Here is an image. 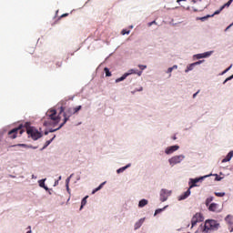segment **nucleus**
<instances>
[{
  "instance_id": "nucleus-1",
  "label": "nucleus",
  "mask_w": 233,
  "mask_h": 233,
  "mask_svg": "<svg viewBox=\"0 0 233 233\" xmlns=\"http://www.w3.org/2000/svg\"><path fill=\"white\" fill-rule=\"evenodd\" d=\"M203 232L208 233L210 230H218L219 228V223L214 219L206 220L205 225H201Z\"/></svg>"
},
{
  "instance_id": "nucleus-2",
  "label": "nucleus",
  "mask_w": 233,
  "mask_h": 233,
  "mask_svg": "<svg viewBox=\"0 0 233 233\" xmlns=\"http://www.w3.org/2000/svg\"><path fill=\"white\" fill-rule=\"evenodd\" d=\"M26 132L34 141H37V139H41V137H43V134L34 127H27Z\"/></svg>"
},
{
  "instance_id": "nucleus-3",
  "label": "nucleus",
  "mask_w": 233,
  "mask_h": 233,
  "mask_svg": "<svg viewBox=\"0 0 233 233\" xmlns=\"http://www.w3.org/2000/svg\"><path fill=\"white\" fill-rule=\"evenodd\" d=\"M204 220L205 218H203V214L196 213L191 219V227L194 228L196 225H198V223H201Z\"/></svg>"
},
{
  "instance_id": "nucleus-4",
  "label": "nucleus",
  "mask_w": 233,
  "mask_h": 233,
  "mask_svg": "<svg viewBox=\"0 0 233 233\" xmlns=\"http://www.w3.org/2000/svg\"><path fill=\"white\" fill-rule=\"evenodd\" d=\"M183 159H185V155H178L169 158L168 162H169V165H171V167H174V165H177L178 163H181Z\"/></svg>"
},
{
  "instance_id": "nucleus-5",
  "label": "nucleus",
  "mask_w": 233,
  "mask_h": 233,
  "mask_svg": "<svg viewBox=\"0 0 233 233\" xmlns=\"http://www.w3.org/2000/svg\"><path fill=\"white\" fill-rule=\"evenodd\" d=\"M210 176H212V174L206 175V176L200 177L198 178H191L190 179L191 185L189 186V188H194V187H198V183H199V181H203V179H205L207 177H210Z\"/></svg>"
},
{
  "instance_id": "nucleus-6",
  "label": "nucleus",
  "mask_w": 233,
  "mask_h": 233,
  "mask_svg": "<svg viewBox=\"0 0 233 233\" xmlns=\"http://www.w3.org/2000/svg\"><path fill=\"white\" fill-rule=\"evenodd\" d=\"M170 194H172V191H168V189H161L160 190V201H162V203H164V201H167V199H168V197L170 196Z\"/></svg>"
},
{
  "instance_id": "nucleus-7",
  "label": "nucleus",
  "mask_w": 233,
  "mask_h": 233,
  "mask_svg": "<svg viewBox=\"0 0 233 233\" xmlns=\"http://www.w3.org/2000/svg\"><path fill=\"white\" fill-rule=\"evenodd\" d=\"M225 221L228 223V225L229 227V232H233V216L228 215L225 218Z\"/></svg>"
},
{
  "instance_id": "nucleus-8",
  "label": "nucleus",
  "mask_w": 233,
  "mask_h": 233,
  "mask_svg": "<svg viewBox=\"0 0 233 233\" xmlns=\"http://www.w3.org/2000/svg\"><path fill=\"white\" fill-rule=\"evenodd\" d=\"M177 150H179V146H171L166 148L165 153L167 155L174 154Z\"/></svg>"
},
{
  "instance_id": "nucleus-9",
  "label": "nucleus",
  "mask_w": 233,
  "mask_h": 233,
  "mask_svg": "<svg viewBox=\"0 0 233 233\" xmlns=\"http://www.w3.org/2000/svg\"><path fill=\"white\" fill-rule=\"evenodd\" d=\"M191 189L192 188L188 187V189L186 192H184L182 195H180L178 197V201H183L184 199H187V198H188V196H190V194H191V191H190Z\"/></svg>"
},
{
  "instance_id": "nucleus-10",
  "label": "nucleus",
  "mask_w": 233,
  "mask_h": 233,
  "mask_svg": "<svg viewBox=\"0 0 233 233\" xmlns=\"http://www.w3.org/2000/svg\"><path fill=\"white\" fill-rule=\"evenodd\" d=\"M21 128H23V126L21 125V126H19L17 128H14V129H12L11 131H9V136H12V134H14L13 135V137H12V138L13 139H15V137H17V130H21Z\"/></svg>"
},
{
  "instance_id": "nucleus-11",
  "label": "nucleus",
  "mask_w": 233,
  "mask_h": 233,
  "mask_svg": "<svg viewBox=\"0 0 233 233\" xmlns=\"http://www.w3.org/2000/svg\"><path fill=\"white\" fill-rule=\"evenodd\" d=\"M143 223H145V218H140L137 222L135 224V230H137L138 228H141L143 226Z\"/></svg>"
},
{
  "instance_id": "nucleus-12",
  "label": "nucleus",
  "mask_w": 233,
  "mask_h": 233,
  "mask_svg": "<svg viewBox=\"0 0 233 233\" xmlns=\"http://www.w3.org/2000/svg\"><path fill=\"white\" fill-rule=\"evenodd\" d=\"M74 107H68L66 112H64V115L72 117V116H74Z\"/></svg>"
},
{
  "instance_id": "nucleus-13",
  "label": "nucleus",
  "mask_w": 233,
  "mask_h": 233,
  "mask_svg": "<svg viewBox=\"0 0 233 233\" xmlns=\"http://www.w3.org/2000/svg\"><path fill=\"white\" fill-rule=\"evenodd\" d=\"M128 76H130V73H125L121 77L116 78L115 80V83H121V81H125V79H127V77H128Z\"/></svg>"
},
{
  "instance_id": "nucleus-14",
  "label": "nucleus",
  "mask_w": 233,
  "mask_h": 233,
  "mask_svg": "<svg viewBox=\"0 0 233 233\" xmlns=\"http://www.w3.org/2000/svg\"><path fill=\"white\" fill-rule=\"evenodd\" d=\"M208 210L210 212H218V204L216 203H211L208 207Z\"/></svg>"
},
{
  "instance_id": "nucleus-15",
  "label": "nucleus",
  "mask_w": 233,
  "mask_h": 233,
  "mask_svg": "<svg viewBox=\"0 0 233 233\" xmlns=\"http://www.w3.org/2000/svg\"><path fill=\"white\" fill-rule=\"evenodd\" d=\"M233 157V151H230L226 157L222 160V163H227L228 161H230Z\"/></svg>"
},
{
  "instance_id": "nucleus-16",
  "label": "nucleus",
  "mask_w": 233,
  "mask_h": 233,
  "mask_svg": "<svg viewBox=\"0 0 233 233\" xmlns=\"http://www.w3.org/2000/svg\"><path fill=\"white\" fill-rule=\"evenodd\" d=\"M147 205H148V200H147V199H145V198L141 199V200L139 201V203H138V207H139L140 208H143V207H147Z\"/></svg>"
},
{
  "instance_id": "nucleus-17",
  "label": "nucleus",
  "mask_w": 233,
  "mask_h": 233,
  "mask_svg": "<svg viewBox=\"0 0 233 233\" xmlns=\"http://www.w3.org/2000/svg\"><path fill=\"white\" fill-rule=\"evenodd\" d=\"M106 184V181L101 183L96 188H95L92 191V194H96V192H99V190H101L103 188V186H105Z\"/></svg>"
},
{
  "instance_id": "nucleus-18",
  "label": "nucleus",
  "mask_w": 233,
  "mask_h": 233,
  "mask_svg": "<svg viewBox=\"0 0 233 233\" xmlns=\"http://www.w3.org/2000/svg\"><path fill=\"white\" fill-rule=\"evenodd\" d=\"M51 112H52V114L49 116L50 119L52 121H57V117L55 116L57 114V111H56V109H54Z\"/></svg>"
},
{
  "instance_id": "nucleus-19",
  "label": "nucleus",
  "mask_w": 233,
  "mask_h": 233,
  "mask_svg": "<svg viewBox=\"0 0 233 233\" xmlns=\"http://www.w3.org/2000/svg\"><path fill=\"white\" fill-rule=\"evenodd\" d=\"M54 139H56V135H54V137L50 139V140H47L45 144V146L41 148V150H45V148H46V147H48L52 141H54Z\"/></svg>"
},
{
  "instance_id": "nucleus-20",
  "label": "nucleus",
  "mask_w": 233,
  "mask_h": 233,
  "mask_svg": "<svg viewBox=\"0 0 233 233\" xmlns=\"http://www.w3.org/2000/svg\"><path fill=\"white\" fill-rule=\"evenodd\" d=\"M233 0H228L226 4H224L221 7L220 10H225V8H228L230 5H232Z\"/></svg>"
},
{
  "instance_id": "nucleus-21",
  "label": "nucleus",
  "mask_w": 233,
  "mask_h": 233,
  "mask_svg": "<svg viewBox=\"0 0 233 233\" xmlns=\"http://www.w3.org/2000/svg\"><path fill=\"white\" fill-rule=\"evenodd\" d=\"M127 168H130V164H127L126 167H120L116 170L118 174L123 173L124 170H127Z\"/></svg>"
},
{
  "instance_id": "nucleus-22",
  "label": "nucleus",
  "mask_w": 233,
  "mask_h": 233,
  "mask_svg": "<svg viewBox=\"0 0 233 233\" xmlns=\"http://www.w3.org/2000/svg\"><path fill=\"white\" fill-rule=\"evenodd\" d=\"M167 208H168V206H165L163 208L156 209L154 216H157V214H161V212H163V210Z\"/></svg>"
},
{
  "instance_id": "nucleus-23",
  "label": "nucleus",
  "mask_w": 233,
  "mask_h": 233,
  "mask_svg": "<svg viewBox=\"0 0 233 233\" xmlns=\"http://www.w3.org/2000/svg\"><path fill=\"white\" fill-rule=\"evenodd\" d=\"M86 199H88V196H86V197L82 199L80 210H83V207H85V205H86Z\"/></svg>"
},
{
  "instance_id": "nucleus-24",
  "label": "nucleus",
  "mask_w": 233,
  "mask_h": 233,
  "mask_svg": "<svg viewBox=\"0 0 233 233\" xmlns=\"http://www.w3.org/2000/svg\"><path fill=\"white\" fill-rule=\"evenodd\" d=\"M194 66H194V63L188 65L187 66V69L185 70L186 74H187V72H190V71L194 70Z\"/></svg>"
},
{
  "instance_id": "nucleus-25",
  "label": "nucleus",
  "mask_w": 233,
  "mask_h": 233,
  "mask_svg": "<svg viewBox=\"0 0 233 233\" xmlns=\"http://www.w3.org/2000/svg\"><path fill=\"white\" fill-rule=\"evenodd\" d=\"M212 54H214V51H208V52L202 53L204 58L210 57Z\"/></svg>"
},
{
  "instance_id": "nucleus-26",
  "label": "nucleus",
  "mask_w": 233,
  "mask_h": 233,
  "mask_svg": "<svg viewBox=\"0 0 233 233\" xmlns=\"http://www.w3.org/2000/svg\"><path fill=\"white\" fill-rule=\"evenodd\" d=\"M104 72L106 77H110L112 76V73L110 72V69H108V67H105Z\"/></svg>"
},
{
  "instance_id": "nucleus-27",
  "label": "nucleus",
  "mask_w": 233,
  "mask_h": 233,
  "mask_svg": "<svg viewBox=\"0 0 233 233\" xmlns=\"http://www.w3.org/2000/svg\"><path fill=\"white\" fill-rule=\"evenodd\" d=\"M208 17H214V15H206V16L198 17V19L199 21L204 22L206 19H208Z\"/></svg>"
},
{
  "instance_id": "nucleus-28",
  "label": "nucleus",
  "mask_w": 233,
  "mask_h": 233,
  "mask_svg": "<svg viewBox=\"0 0 233 233\" xmlns=\"http://www.w3.org/2000/svg\"><path fill=\"white\" fill-rule=\"evenodd\" d=\"M212 201H214V197H209L206 199V206L208 207V205H210V203H212Z\"/></svg>"
},
{
  "instance_id": "nucleus-29",
  "label": "nucleus",
  "mask_w": 233,
  "mask_h": 233,
  "mask_svg": "<svg viewBox=\"0 0 233 233\" xmlns=\"http://www.w3.org/2000/svg\"><path fill=\"white\" fill-rule=\"evenodd\" d=\"M46 181V178L41 179L38 181V185L41 188H43L46 185L45 182Z\"/></svg>"
},
{
  "instance_id": "nucleus-30",
  "label": "nucleus",
  "mask_w": 233,
  "mask_h": 233,
  "mask_svg": "<svg viewBox=\"0 0 233 233\" xmlns=\"http://www.w3.org/2000/svg\"><path fill=\"white\" fill-rule=\"evenodd\" d=\"M72 176H74V174H71V175L66 179V187H68V185H70V179H72Z\"/></svg>"
},
{
  "instance_id": "nucleus-31",
  "label": "nucleus",
  "mask_w": 233,
  "mask_h": 233,
  "mask_svg": "<svg viewBox=\"0 0 233 233\" xmlns=\"http://www.w3.org/2000/svg\"><path fill=\"white\" fill-rule=\"evenodd\" d=\"M81 108H82L81 106H77L76 107H73L74 114H77V112H79V110H81Z\"/></svg>"
},
{
  "instance_id": "nucleus-32",
  "label": "nucleus",
  "mask_w": 233,
  "mask_h": 233,
  "mask_svg": "<svg viewBox=\"0 0 233 233\" xmlns=\"http://www.w3.org/2000/svg\"><path fill=\"white\" fill-rule=\"evenodd\" d=\"M215 196L218 198H223L225 196V192H215Z\"/></svg>"
},
{
  "instance_id": "nucleus-33",
  "label": "nucleus",
  "mask_w": 233,
  "mask_h": 233,
  "mask_svg": "<svg viewBox=\"0 0 233 233\" xmlns=\"http://www.w3.org/2000/svg\"><path fill=\"white\" fill-rule=\"evenodd\" d=\"M195 57H196L197 59H205L204 56H203V53H202V54H197V55H195Z\"/></svg>"
},
{
  "instance_id": "nucleus-34",
  "label": "nucleus",
  "mask_w": 233,
  "mask_h": 233,
  "mask_svg": "<svg viewBox=\"0 0 233 233\" xmlns=\"http://www.w3.org/2000/svg\"><path fill=\"white\" fill-rule=\"evenodd\" d=\"M121 34H122V35H127L130 34V30H127V29H123V30L121 31Z\"/></svg>"
},
{
  "instance_id": "nucleus-35",
  "label": "nucleus",
  "mask_w": 233,
  "mask_h": 233,
  "mask_svg": "<svg viewBox=\"0 0 233 233\" xmlns=\"http://www.w3.org/2000/svg\"><path fill=\"white\" fill-rule=\"evenodd\" d=\"M64 116V123L66 124V122L68 121V119H70V116H68L67 115H65V113L63 114Z\"/></svg>"
},
{
  "instance_id": "nucleus-36",
  "label": "nucleus",
  "mask_w": 233,
  "mask_h": 233,
  "mask_svg": "<svg viewBox=\"0 0 233 233\" xmlns=\"http://www.w3.org/2000/svg\"><path fill=\"white\" fill-rule=\"evenodd\" d=\"M222 11H223V10H221V8H219V9L217 10V11H215L214 14L212 15L213 17H214V15H218V14H221Z\"/></svg>"
},
{
  "instance_id": "nucleus-37",
  "label": "nucleus",
  "mask_w": 233,
  "mask_h": 233,
  "mask_svg": "<svg viewBox=\"0 0 233 233\" xmlns=\"http://www.w3.org/2000/svg\"><path fill=\"white\" fill-rule=\"evenodd\" d=\"M52 125L51 121H46L44 122V127H50Z\"/></svg>"
},
{
  "instance_id": "nucleus-38",
  "label": "nucleus",
  "mask_w": 233,
  "mask_h": 233,
  "mask_svg": "<svg viewBox=\"0 0 233 233\" xmlns=\"http://www.w3.org/2000/svg\"><path fill=\"white\" fill-rule=\"evenodd\" d=\"M214 176H216L215 181H221V179H223V177L218 176V174H215Z\"/></svg>"
},
{
  "instance_id": "nucleus-39",
  "label": "nucleus",
  "mask_w": 233,
  "mask_h": 233,
  "mask_svg": "<svg viewBox=\"0 0 233 233\" xmlns=\"http://www.w3.org/2000/svg\"><path fill=\"white\" fill-rule=\"evenodd\" d=\"M231 79H233V75L230 76L229 77L226 78V81L223 82V85H225V83L231 81Z\"/></svg>"
},
{
  "instance_id": "nucleus-40",
  "label": "nucleus",
  "mask_w": 233,
  "mask_h": 233,
  "mask_svg": "<svg viewBox=\"0 0 233 233\" xmlns=\"http://www.w3.org/2000/svg\"><path fill=\"white\" fill-rule=\"evenodd\" d=\"M205 60H199V61H198V62H195V63H193V65L195 66H198V65H201V63H203Z\"/></svg>"
},
{
  "instance_id": "nucleus-41",
  "label": "nucleus",
  "mask_w": 233,
  "mask_h": 233,
  "mask_svg": "<svg viewBox=\"0 0 233 233\" xmlns=\"http://www.w3.org/2000/svg\"><path fill=\"white\" fill-rule=\"evenodd\" d=\"M17 147H22L23 148H28V145L26 144H18Z\"/></svg>"
},
{
  "instance_id": "nucleus-42",
  "label": "nucleus",
  "mask_w": 233,
  "mask_h": 233,
  "mask_svg": "<svg viewBox=\"0 0 233 233\" xmlns=\"http://www.w3.org/2000/svg\"><path fill=\"white\" fill-rule=\"evenodd\" d=\"M152 25H157V23L156 22V20L152 21V22H149L147 24V26H152Z\"/></svg>"
},
{
  "instance_id": "nucleus-43",
  "label": "nucleus",
  "mask_w": 233,
  "mask_h": 233,
  "mask_svg": "<svg viewBox=\"0 0 233 233\" xmlns=\"http://www.w3.org/2000/svg\"><path fill=\"white\" fill-rule=\"evenodd\" d=\"M230 68H232V65H230V66H228L226 70H224L222 74H227V72H228Z\"/></svg>"
},
{
  "instance_id": "nucleus-44",
  "label": "nucleus",
  "mask_w": 233,
  "mask_h": 233,
  "mask_svg": "<svg viewBox=\"0 0 233 233\" xmlns=\"http://www.w3.org/2000/svg\"><path fill=\"white\" fill-rule=\"evenodd\" d=\"M65 125H66L65 122L60 124V126L57 127V130H60V128H63V127H65Z\"/></svg>"
},
{
  "instance_id": "nucleus-45",
  "label": "nucleus",
  "mask_w": 233,
  "mask_h": 233,
  "mask_svg": "<svg viewBox=\"0 0 233 233\" xmlns=\"http://www.w3.org/2000/svg\"><path fill=\"white\" fill-rule=\"evenodd\" d=\"M127 74H130V76H131V74H136V70L130 69V70L127 72Z\"/></svg>"
},
{
  "instance_id": "nucleus-46",
  "label": "nucleus",
  "mask_w": 233,
  "mask_h": 233,
  "mask_svg": "<svg viewBox=\"0 0 233 233\" xmlns=\"http://www.w3.org/2000/svg\"><path fill=\"white\" fill-rule=\"evenodd\" d=\"M138 67L141 68L142 70H145V68H147V66L138 65Z\"/></svg>"
},
{
  "instance_id": "nucleus-47",
  "label": "nucleus",
  "mask_w": 233,
  "mask_h": 233,
  "mask_svg": "<svg viewBox=\"0 0 233 233\" xmlns=\"http://www.w3.org/2000/svg\"><path fill=\"white\" fill-rule=\"evenodd\" d=\"M65 114V106H61L60 107V114Z\"/></svg>"
},
{
  "instance_id": "nucleus-48",
  "label": "nucleus",
  "mask_w": 233,
  "mask_h": 233,
  "mask_svg": "<svg viewBox=\"0 0 233 233\" xmlns=\"http://www.w3.org/2000/svg\"><path fill=\"white\" fill-rule=\"evenodd\" d=\"M172 71H173L172 67H169L167 68V74H172Z\"/></svg>"
},
{
  "instance_id": "nucleus-49",
  "label": "nucleus",
  "mask_w": 233,
  "mask_h": 233,
  "mask_svg": "<svg viewBox=\"0 0 233 233\" xmlns=\"http://www.w3.org/2000/svg\"><path fill=\"white\" fill-rule=\"evenodd\" d=\"M57 130H59V129H57V128H56V129L51 128V129H49V133L57 132Z\"/></svg>"
},
{
  "instance_id": "nucleus-50",
  "label": "nucleus",
  "mask_w": 233,
  "mask_h": 233,
  "mask_svg": "<svg viewBox=\"0 0 233 233\" xmlns=\"http://www.w3.org/2000/svg\"><path fill=\"white\" fill-rule=\"evenodd\" d=\"M66 191L70 194V187L67 185L66 186Z\"/></svg>"
},
{
  "instance_id": "nucleus-51",
  "label": "nucleus",
  "mask_w": 233,
  "mask_h": 233,
  "mask_svg": "<svg viewBox=\"0 0 233 233\" xmlns=\"http://www.w3.org/2000/svg\"><path fill=\"white\" fill-rule=\"evenodd\" d=\"M171 68H172V70H177V66L175 65V66H173Z\"/></svg>"
},
{
  "instance_id": "nucleus-52",
  "label": "nucleus",
  "mask_w": 233,
  "mask_h": 233,
  "mask_svg": "<svg viewBox=\"0 0 233 233\" xmlns=\"http://www.w3.org/2000/svg\"><path fill=\"white\" fill-rule=\"evenodd\" d=\"M27 148H33L34 150H35V148H37V147L27 146Z\"/></svg>"
},
{
  "instance_id": "nucleus-53",
  "label": "nucleus",
  "mask_w": 233,
  "mask_h": 233,
  "mask_svg": "<svg viewBox=\"0 0 233 233\" xmlns=\"http://www.w3.org/2000/svg\"><path fill=\"white\" fill-rule=\"evenodd\" d=\"M57 185H59V180H56L54 184V187H57Z\"/></svg>"
},
{
  "instance_id": "nucleus-54",
  "label": "nucleus",
  "mask_w": 233,
  "mask_h": 233,
  "mask_svg": "<svg viewBox=\"0 0 233 233\" xmlns=\"http://www.w3.org/2000/svg\"><path fill=\"white\" fill-rule=\"evenodd\" d=\"M231 26H233V23L230 24V25L226 28V31L228 30V29H230Z\"/></svg>"
},
{
  "instance_id": "nucleus-55",
  "label": "nucleus",
  "mask_w": 233,
  "mask_h": 233,
  "mask_svg": "<svg viewBox=\"0 0 233 233\" xmlns=\"http://www.w3.org/2000/svg\"><path fill=\"white\" fill-rule=\"evenodd\" d=\"M136 74L137 75V76H141V74H143V72L142 71H139V72H136Z\"/></svg>"
},
{
  "instance_id": "nucleus-56",
  "label": "nucleus",
  "mask_w": 233,
  "mask_h": 233,
  "mask_svg": "<svg viewBox=\"0 0 233 233\" xmlns=\"http://www.w3.org/2000/svg\"><path fill=\"white\" fill-rule=\"evenodd\" d=\"M198 94H199V91H198L197 93H195V94L193 95V98H196V96H198Z\"/></svg>"
},
{
  "instance_id": "nucleus-57",
  "label": "nucleus",
  "mask_w": 233,
  "mask_h": 233,
  "mask_svg": "<svg viewBox=\"0 0 233 233\" xmlns=\"http://www.w3.org/2000/svg\"><path fill=\"white\" fill-rule=\"evenodd\" d=\"M48 134H50V131H45V136H48Z\"/></svg>"
},
{
  "instance_id": "nucleus-58",
  "label": "nucleus",
  "mask_w": 233,
  "mask_h": 233,
  "mask_svg": "<svg viewBox=\"0 0 233 233\" xmlns=\"http://www.w3.org/2000/svg\"><path fill=\"white\" fill-rule=\"evenodd\" d=\"M191 3H193L194 5H196L198 3V0H191Z\"/></svg>"
},
{
  "instance_id": "nucleus-59",
  "label": "nucleus",
  "mask_w": 233,
  "mask_h": 233,
  "mask_svg": "<svg viewBox=\"0 0 233 233\" xmlns=\"http://www.w3.org/2000/svg\"><path fill=\"white\" fill-rule=\"evenodd\" d=\"M32 179H37V177H35V175H32Z\"/></svg>"
},
{
  "instance_id": "nucleus-60",
  "label": "nucleus",
  "mask_w": 233,
  "mask_h": 233,
  "mask_svg": "<svg viewBox=\"0 0 233 233\" xmlns=\"http://www.w3.org/2000/svg\"><path fill=\"white\" fill-rule=\"evenodd\" d=\"M43 188H45L46 191H48L49 189H48V187H46V186H44V187Z\"/></svg>"
},
{
  "instance_id": "nucleus-61",
  "label": "nucleus",
  "mask_w": 233,
  "mask_h": 233,
  "mask_svg": "<svg viewBox=\"0 0 233 233\" xmlns=\"http://www.w3.org/2000/svg\"><path fill=\"white\" fill-rule=\"evenodd\" d=\"M142 90H143V87H140V88L137 90V92H142Z\"/></svg>"
},
{
  "instance_id": "nucleus-62",
  "label": "nucleus",
  "mask_w": 233,
  "mask_h": 233,
  "mask_svg": "<svg viewBox=\"0 0 233 233\" xmlns=\"http://www.w3.org/2000/svg\"><path fill=\"white\" fill-rule=\"evenodd\" d=\"M66 15H68V14H64L62 15V17H66Z\"/></svg>"
},
{
  "instance_id": "nucleus-63",
  "label": "nucleus",
  "mask_w": 233,
  "mask_h": 233,
  "mask_svg": "<svg viewBox=\"0 0 233 233\" xmlns=\"http://www.w3.org/2000/svg\"><path fill=\"white\" fill-rule=\"evenodd\" d=\"M61 179H62V177H61V176H59V177H58V181H61Z\"/></svg>"
},
{
  "instance_id": "nucleus-64",
  "label": "nucleus",
  "mask_w": 233,
  "mask_h": 233,
  "mask_svg": "<svg viewBox=\"0 0 233 233\" xmlns=\"http://www.w3.org/2000/svg\"><path fill=\"white\" fill-rule=\"evenodd\" d=\"M26 233H32V229H29Z\"/></svg>"
}]
</instances>
